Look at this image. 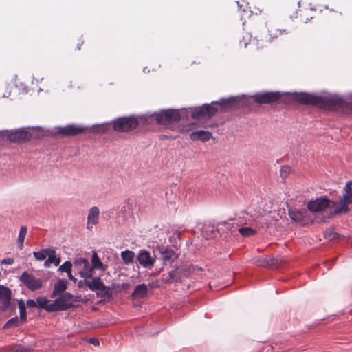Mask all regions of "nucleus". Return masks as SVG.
I'll use <instances>...</instances> for the list:
<instances>
[{
    "label": "nucleus",
    "instance_id": "1",
    "mask_svg": "<svg viewBox=\"0 0 352 352\" xmlns=\"http://www.w3.org/2000/svg\"><path fill=\"white\" fill-rule=\"evenodd\" d=\"M244 100L239 97H230L221 99L219 102H212L210 104H205L195 108L192 112V117L196 118H209L214 116L220 110L227 111L235 107L245 105Z\"/></svg>",
    "mask_w": 352,
    "mask_h": 352
},
{
    "label": "nucleus",
    "instance_id": "2",
    "mask_svg": "<svg viewBox=\"0 0 352 352\" xmlns=\"http://www.w3.org/2000/svg\"><path fill=\"white\" fill-rule=\"evenodd\" d=\"M293 98L302 104H312L321 108L331 109L335 107H341L344 100L336 94H328L324 96H318L307 93H296Z\"/></svg>",
    "mask_w": 352,
    "mask_h": 352
},
{
    "label": "nucleus",
    "instance_id": "3",
    "mask_svg": "<svg viewBox=\"0 0 352 352\" xmlns=\"http://www.w3.org/2000/svg\"><path fill=\"white\" fill-rule=\"evenodd\" d=\"M196 270H201V268L192 265L178 266L168 270L167 273L163 274L162 276V281L166 284L182 282L188 278L190 274L194 273Z\"/></svg>",
    "mask_w": 352,
    "mask_h": 352
},
{
    "label": "nucleus",
    "instance_id": "4",
    "mask_svg": "<svg viewBox=\"0 0 352 352\" xmlns=\"http://www.w3.org/2000/svg\"><path fill=\"white\" fill-rule=\"evenodd\" d=\"M352 204V182L349 181L346 184L344 192L339 201L333 203L335 206L334 214L346 213L349 210L348 205Z\"/></svg>",
    "mask_w": 352,
    "mask_h": 352
},
{
    "label": "nucleus",
    "instance_id": "5",
    "mask_svg": "<svg viewBox=\"0 0 352 352\" xmlns=\"http://www.w3.org/2000/svg\"><path fill=\"white\" fill-rule=\"evenodd\" d=\"M78 301L76 297L69 292H65L56 298L48 307L54 311H65L73 307V302Z\"/></svg>",
    "mask_w": 352,
    "mask_h": 352
},
{
    "label": "nucleus",
    "instance_id": "6",
    "mask_svg": "<svg viewBox=\"0 0 352 352\" xmlns=\"http://www.w3.org/2000/svg\"><path fill=\"white\" fill-rule=\"evenodd\" d=\"M333 203L336 201H331L327 199L325 197H320L315 200H311L307 204V208L309 212H321L326 208L330 210L331 214H334L333 210L335 206H333Z\"/></svg>",
    "mask_w": 352,
    "mask_h": 352
},
{
    "label": "nucleus",
    "instance_id": "7",
    "mask_svg": "<svg viewBox=\"0 0 352 352\" xmlns=\"http://www.w3.org/2000/svg\"><path fill=\"white\" fill-rule=\"evenodd\" d=\"M181 116L178 110H162L155 116L157 122L160 124L168 125L179 121Z\"/></svg>",
    "mask_w": 352,
    "mask_h": 352
},
{
    "label": "nucleus",
    "instance_id": "8",
    "mask_svg": "<svg viewBox=\"0 0 352 352\" xmlns=\"http://www.w3.org/2000/svg\"><path fill=\"white\" fill-rule=\"evenodd\" d=\"M139 122L134 117H123L116 120L113 122V129L118 131H128L135 129Z\"/></svg>",
    "mask_w": 352,
    "mask_h": 352
},
{
    "label": "nucleus",
    "instance_id": "9",
    "mask_svg": "<svg viewBox=\"0 0 352 352\" xmlns=\"http://www.w3.org/2000/svg\"><path fill=\"white\" fill-rule=\"evenodd\" d=\"M74 267L85 279L93 278L94 274L89 261L85 258H77L74 261Z\"/></svg>",
    "mask_w": 352,
    "mask_h": 352
},
{
    "label": "nucleus",
    "instance_id": "10",
    "mask_svg": "<svg viewBox=\"0 0 352 352\" xmlns=\"http://www.w3.org/2000/svg\"><path fill=\"white\" fill-rule=\"evenodd\" d=\"M19 280L28 289L34 292L43 287V281L41 278H36L33 274L24 272L19 277Z\"/></svg>",
    "mask_w": 352,
    "mask_h": 352
},
{
    "label": "nucleus",
    "instance_id": "11",
    "mask_svg": "<svg viewBox=\"0 0 352 352\" xmlns=\"http://www.w3.org/2000/svg\"><path fill=\"white\" fill-rule=\"evenodd\" d=\"M289 215L294 221L301 226H306L313 221L309 214V211L305 208L289 210Z\"/></svg>",
    "mask_w": 352,
    "mask_h": 352
},
{
    "label": "nucleus",
    "instance_id": "12",
    "mask_svg": "<svg viewBox=\"0 0 352 352\" xmlns=\"http://www.w3.org/2000/svg\"><path fill=\"white\" fill-rule=\"evenodd\" d=\"M137 262L144 268L151 270L156 262V256L146 250H140L137 256Z\"/></svg>",
    "mask_w": 352,
    "mask_h": 352
},
{
    "label": "nucleus",
    "instance_id": "13",
    "mask_svg": "<svg viewBox=\"0 0 352 352\" xmlns=\"http://www.w3.org/2000/svg\"><path fill=\"white\" fill-rule=\"evenodd\" d=\"M281 94L278 91L263 92L256 94L254 96V101L258 104H269L277 101L280 98Z\"/></svg>",
    "mask_w": 352,
    "mask_h": 352
},
{
    "label": "nucleus",
    "instance_id": "14",
    "mask_svg": "<svg viewBox=\"0 0 352 352\" xmlns=\"http://www.w3.org/2000/svg\"><path fill=\"white\" fill-rule=\"evenodd\" d=\"M159 251L164 265H170L176 261L178 257L177 254L175 253L174 250L166 247H160Z\"/></svg>",
    "mask_w": 352,
    "mask_h": 352
},
{
    "label": "nucleus",
    "instance_id": "15",
    "mask_svg": "<svg viewBox=\"0 0 352 352\" xmlns=\"http://www.w3.org/2000/svg\"><path fill=\"white\" fill-rule=\"evenodd\" d=\"M31 138V133L24 129H20L14 131H12L8 135V138L12 142L28 140H30Z\"/></svg>",
    "mask_w": 352,
    "mask_h": 352
},
{
    "label": "nucleus",
    "instance_id": "16",
    "mask_svg": "<svg viewBox=\"0 0 352 352\" xmlns=\"http://www.w3.org/2000/svg\"><path fill=\"white\" fill-rule=\"evenodd\" d=\"M100 210L97 206L91 207L88 212L87 228L92 229L93 226L98 224L99 221Z\"/></svg>",
    "mask_w": 352,
    "mask_h": 352
},
{
    "label": "nucleus",
    "instance_id": "17",
    "mask_svg": "<svg viewBox=\"0 0 352 352\" xmlns=\"http://www.w3.org/2000/svg\"><path fill=\"white\" fill-rule=\"evenodd\" d=\"M84 130V127L74 124H69L65 127L57 128L58 133L65 135H77L82 133Z\"/></svg>",
    "mask_w": 352,
    "mask_h": 352
},
{
    "label": "nucleus",
    "instance_id": "18",
    "mask_svg": "<svg viewBox=\"0 0 352 352\" xmlns=\"http://www.w3.org/2000/svg\"><path fill=\"white\" fill-rule=\"evenodd\" d=\"M287 33L288 32L286 29H278L274 26H271L269 28L270 38L268 39H266L265 42H263L262 43H259V40H258L256 43L257 47L258 48L263 47L264 46H265V44L271 41L272 38H277L283 34Z\"/></svg>",
    "mask_w": 352,
    "mask_h": 352
},
{
    "label": "nucleus",
    "instance_id": "19",
    "mask_svg": "<svg viewBox=\"0 0 352 352\" xmlns=\"http://www.w3.org/2000/svg\"><path fill=\"white\" fill-rule=\"evenodd\" d=\"M11 290L3 285H0V302L3 305V309H6L11 300Z\"/></svg>",
    "mask_w": 352,
    "mask_h": 352
},
{
    "label": "nucleus",
    "instance_id": "20",
    "mask_svg": "<svg viewBox=\"0 0 352 352\" xmlns=\"http://www.w3.org/2000/svg\"><path fill=\"white\" fill-rule=\"evenodd\" d=\"M218 227L216 228L214 226L208 224L204 225L201 229V234L206 239L214 238L217 236Z\"/></svg>",
    "mask_w": 352,
    "mask_h": 352
},
{
    "label": "nucleus",
    "instance_id": "21",
    "mask_svg": "<svg viewBox=\"0 0 352 352\" xmlns=\"http://www.w3.org/2000/svg\"><path fill=\"white\" fill-rule=\"evenodd\" d=\"M90 264L93 272L94 270H100L102 272H105L107 269V266L102 263L95 251L92 252Z\"/></svg>",
    "mask_w": 352,
    "mask_h": 352
},
{
    "label": "nucleus",
    "instance_id": "22",
    "mask_svg": "<svg viewBox=\"0 0 352 352\" xmlns=\"http://www.w3.org/2000/svg\"><path fill=\"white\" fill-rule=\"evenodd\" d=\"M212 137V134L209 131H197L191 133L190 138L192 140H201L203 142L208 141Z\"/></svg>",
    "mask_w": 352,
    "mask_h": 352
},
{
    "label": "nucleus",
    "instance_id": "23",
    "mask_svg": "<svg viewBox=\"0 0 352 352\" xmlns=\"http://www.w3.org/2000/svg\"><path fill=\"white\" fill-rule=\"evenodd\" d=\"M67 280L65 279H59L54 286V290L51 294V297L54 298L67 289Z\"/></svg>",
    "mask_w": 352,
    "mask_h": 352
},
{
    "label": "nucleus",
    "instance_id": "24",
    "mask_svg": "<svg viewBox=\"0 0 352 352\" xmlns=\"http://www.w3.org/2000/svg\"><path fill=\"white\" fill-rule=\"evenodd\" d=\"M47 256L48 258L45 260L44 263V266L45 267H49L52 263H54L56 266L59 265L60 263V258H56L55 250L52 248Z\"/></svg>",
    "mask_w": 352,
    "mask_h": 352
},
{
    "label": "nucleus",
    "instance_id": "25",
    "mask_svg": "<svg viewBox=\"0 0 352 352\" xmlns=\"http://www.w3.org/2000/svg\"><path fill=\"white\" fill-rule=\"evenodd\" d=\"M104 285L100 277H94L92 280H88V287L91 291H98Z\"/></svg>",
    "mask_w": 352,
    "mask_h": 352
},
{
    "label": "nucleus",
    "instance_id": "26",
    "mask_svg": "<svg viewBox=\"0 0 352 352\" xmlns=\"http://www.w3.org/2000/svg\"><path fill=\"white\" fill-rule=\"evenodd\" d=\"M147 291H148V287H147L146 285L140 284V285H138L135 287V289L132 294V296L135 298V297L142 298L146 295Z\"/></svg>",
    "mask_w": 352,
    "mask_h": 352
},
{
    "label": "nucleus",
    "instance_id": "27",
    "mask_svg": "<svg viewBox=\"0 0 352 352\" xmlns=\"http://www.w3.org/2000/svg\"><path fill=\"white\" fill-rule=\"evenodd\" d=\"M36 307H38L40 309H43L49 312H54V310H50L48 307H50L52 305V302L46 298H44L43 297H38L36 299Z\"/></svg>",
    "mask_w": 352,
    "mask_h": 352
},
{
    "label": "nucleus",
    "instance_id": "28",
    "mask_svg": "<svg viewBox=\"0 0 352 352\" xmlns=\"http://www.w3.org/2000/svg\"><path fill=\"white\" fill-rule=\"evenodd\" d=\"M121 258L125 265H129L133 262L135 253L131 250H124L121 252Z\"/></svg>",
    "mask_w": 352,
    "mask_h": 352
},
{
    "label": "nucleus",
    "instance_id": "29",
    "mask_svg": "<svg viewBox=\"0 0 352 352\" xmlns=\"http://www.w3.org/2000/svg\"><path fill=\"white\" fill-rule=\"evenodd\" d=\"M18 306L19 309L20 319L22 322H26L27 321V314H26V306L24 300L20 299L18 300Z\"/></svg>",
    "mask_w": 352,
    "mask_h": 352
},
{
    "label": "nucleus",
    "instance_id": "30",
    "mask_svg": "<svg viewBox=\"0 0 352 352\" xmlns=\"http://www.w3.org/2000/svg\"><path fill=\"white\" fill-rule=\"evenodd\" d=\"M28 228L26 226H21L17 239V245L20 250L23 248V243L27 234Z\"/></svg>",
    "mask_w": 352,
    "mask_h": 352
},
{
    "label": "nucleus",
    "instance_id": "31",
    "mask_svg": "<svg viewBox=\"0 0 352 352\" xmlns=\"http://www.w3.org/2000/svg\"><path fill=\"white\" fill-rule=\"evenodd\" d=\"M274 258H268L267 257L265 258H255L254 262L257 264L259 266H269L272 265L274 264Z\"/></svg>",
    "mask_w": 352,
    "mask_h": 352
},
{
    "label": "nucleus",
    "instance_id": "32",
    "mask_svg": "<svg viewBox=\"0 0 352 352\" xmlns=\"http://www.w3.org/2000/svg\"><path fill=\"white\" fill-rule=\"evenodd\" d=\"M232 229H234V230H236V228L232 223H228L226 221H223V222L219 223L218 224V232H219L221 230H222V231L230 232L231 233H232L233 232Z\"/></svg>",
    "mask_w": 352,
    "mask_h": 352
},
{
    "label": "nucleus",
    "instance_id": "33",
    "mask_svg": "<svg viewBox=\"0 0 352 352\" xmlns=\"http://www.w3.org/2000/svg\"><path fill=\"white\" fill-rule=\"evenodd\" d=\"M238 232L243 237H250L254 236L256 233V230L250 227H242L238 229Z\"/></svg>",
    "mask_w": 352,
    "mask_h": 352
},
{
    "label": "nucleus",
    "instance_id": "34",
    "mask_svg": "<svg viewBox=\"0 0 352 352\" xmlns=\"http://www.w3.org/2000/svg\"><path fill=\"white\" fill-rule=\"evenodd\" d=\"M98 291L99 292L98 293V295L100 296L102 298L109 299L112 297L113 290L109 287H107L104 285Z\"/></svg>",
    "mask_w": 352,
    "mask_h": 352
},
{
    "label": "nucleus",
    "instance_id": "35",
    "mask_svg": "<svg viewBox=\"0 0 352 352\" xmlns=\"http://www.w3.org/2000/svg\"><path fill=\"white\" fill-rule=\"evenodd\" d=\"M51 249L52 248L42 249L40 251L34 252V256L38 261H43L50 253V250H51Z\"/></svg>",
    "mask_w": 352,
    "mask_h": 352
},
{
    "label": "nucleus",
    "instance_id": "36",
    "mask_svg": "<svg viewBox=\"0 0 352 352\" xmlns=\"http://www.w3.org/2000/svg\"><path fill=\"white\" fill-rule=\"evenodd\" d=\"M22 324H24V322H22L20 318H19L17 316H15L11 319H10L3 326V328H9L12 327H18Z\"/></svg>",
    "mask_w": 352,
    "mask_h": 352
},
{
    "label": "nucleus",
    "instance_id": "37",
    "mask_svg": "<svg viewBox=\"0 0 352 352\" xmlns=\"http://www.w3.org/2000/svg\"><path fill=\"white\" fill-rule=\"evenodd\" d=\"M340 234L336 232L333 229L327 230L324 233V237L328 240L338 239Z\"/></svg>",
    "mask_w": 352,
    "mask_h": 352
},
{
    "label": "nucleus",
    "instance_id": "38",
    "mask_svg": "<svg viewBox=\"0 0 352 352\" xmlns=\"http://www.w3.org/2000/svg\"><path fill=\"white\" fill-rule=\"evenodd\" d=\"M72 265H74V263L72 264L70 261H65L59 267L58 270L60 272L69 273L72 271Z\"/></svg>",
    "mask_w": 352,
    "mask_h": 352
},
{
    "label": "nucleus",
    "instance_id": "39",
    "mask_svg": "<svg viewBox=\"0 0 352 352\" xmlns=\"http://www.w3.org/2000/svg\"><path fill=\"white\" fill-rule=\"evenodd\" d=\"M30 349L23 345H16L12 346L10 349V352H30Z\"/></svg>",
    "mask_w": 352,
    "mask_h": 352
},
{
    "label": "nucleus",
    "instance_id": "40",
    "mask_svg": "<svg viewBox=\"0 0 352 352\" xmlns=\"http://www.w3.org/2000/svg\"><path fill=\"white\" fill-rule=\"evenodd\" d=\"M291 171V168L288 166H285L281 168L280 170V176L283 179L287 177L289 172Z\"/></svg>",
    "mask_w": 352,
    "mask_h": 352
},
{
    "label": "nucleus",
    "instance_id": "41",
    "mask_svg": "<svg viewBox=\"0 0 352 352\" xmlns=\"http://www.w3.org/2000/svg\"><path fill=\"white\" fill-rule=\"evenodd\" d=\"M129 209V206L128 204H124V205L122 207V209L120 210V213L122 215H123L124 217H126L127 214H129V212L127 211Z\"/></svg>",
    "mask_w": 352,
    "mask_h": 352
},
{
    "label": "nucleus",
    "instance_id": "42",
    "mask_svg": "<svg viewBox=\"0 0 352 352\" xmlns=\"http://www.w3.org/2000/svg\"><path fill=\"white\" fill-rule=\"evenodd\" d=\"M1 263L2 265H12L14 263V259L12 258H6L1 261Z\"/></svg>",
    "mask_w": 352,
    "mask_h": 352
},
{
    "label": "nucleus",
    "instance_id": "43",
    "mask_svg": "<svg viewBox=\"0 0 352 352\" xmlns=\"http://www.w3.org/2000/svg\"><path fill=\"white\" fill-rule=\"evenodd\" d=\"M78 286L80 288H84L85 287H88V280H87L85 278H84V280H80L78 283Z\"/></svg>",
    "mask_w": 352,
    "mask_h": 352
},
{
    "label": "nucleus",
    "instance_id": "44",
    "mask_svg": "<svg viewBox=\"0 0 352 352\" xmlns=\"http://www.w3.org/2000/svg\"><path fill=\"white\" fill-rule=\"evenodd\" d=\"M26 305L30 308H34L36 307V302L33 299H30L27 300Z\"/></svg>",
    "mask_w": 352,
    "mask_h": 352
},
{
    "label": "nucleus",
    "instance_id": "45",
    "mask_svg": "<svg viewBox=\"0 0 352 352\" xmlns=\"http://www.w3.org/2000/svg\"><path fill=\"white\" fill-rule=\"evenodd\" d=\"M89 342L94 344V346H98L100 344L98 339L94 337L89 339Z\"/></svg>",
    "mask_w": 352,
    "mask_h": 352
},
{
    "label": "nucleus",
    "instance_id": "46",
    "mask_svg": "<svg viewBox=\"0 0 352 352\" xmlns=\"http://www.w3.org/2000/svg\"><path fill=\"white\" fill-rule=\"evenodd\" d=\"M67 276H68L69 278L71 280H72V281H74V283H76V278H74V277L72 276V272H69V273H67Z\"/></svg>",
    "mask_w": 352,
    "mask_h": 352
},
{
    "label": "nucleus",
    "instance_id": "47",
    "mask_svg": "<svg viewBox=\"0 0 352 352\" xmlns=\"http://www.w3.org/2000/svg\"><path fill=\"white\" fill-rule=\"evenodd\" d=\"M24 90H25V93H27V92H28V88L24 89Z\"/></svg>",
    "mask_w": 352,
    "mask_h": 352
}]
</instances>
